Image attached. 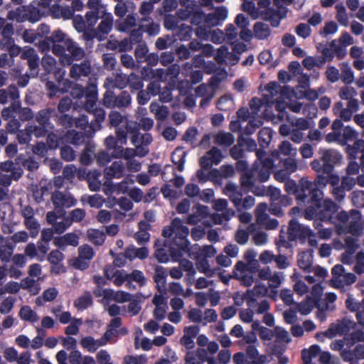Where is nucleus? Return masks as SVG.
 <instances>
[{"mask_svg": "<svg viewBox=\"0 0 364 364\" xmlns=\"http://www.w3.org/2000/svg\"><path fill=\"white\" fill-rule=\"evenodd\" d=\"M101 21L93 32V37L100 41L105 40L113 28L114 18L111 13L102 11Z\"/></svg>", "mask_w": 364, "mask_h": 364, "instance_id": "10", "label": "nucleus"}, {"mask_svg": "<svg viewBox=\"0 0 364 364\" xmlns=\"http://www.w3.org/2000/svg\"><path fill=\"white\" fill-rule=\"evenodd\" d=\"M128 85L132 91L139 90L144 86V83L141 77L134 73L127 75L126 87Z\"/></svg>", "mask_w": 364, "mask_h": 364, "instance_id": "58", "label": "nucleus"}, {"mask_svg": "<svg viewBox=\"0 0 364 364\" xmlns=\"http://www.w3.org/2000/svg\"><path fill=\"white\" fill-rule=\"evenodd\" d=\"M356 182L359 186L361 187L364 186V176L363 175L359 176L357 177V180H355L354 178L350 177L349 175L348 176H344L342 178L341 181V186L348 191L351 190L354 186L355 185Z\"/></svg>", "mask_w": 364, "mask_h": 364, "instance_id": "52", "label": "nucleus"}, {"mask_svg": "<svg viewBox=\"0 0 364 364\" xmlns=\"http://www.w3.org/2000/svg\"><path fill=\"white\" fill-rule=\"evenodd\" d=\"M154 11V5L149 1H143L139 9V13L142 16L139 20L140 23H145V21L151 20V14Z\"/></svg>", "mask_w": 364, "mask_h": 364, "instance_id": "54", "label": "nucleus"}, {"mask_svg": "<svg viewBox=\"0 0 364 364\" xmlns=\"http://www.w3.org/2000/svg\"><path fill=\"white\" fill-rule=\"evenodd\" d=\"M92 304V298L90 292H85L81 296L77 299L74 305L76 308L80 310H83L87 309L88 306H91Z\"/></svg>", "mask_w": 364, "mask_h": 364, "instance_id": "60", "label": "nucleus"}, {"mask_svg": "<svg viewBox=\"0 0 364 364\" xmlns=\"http://www.w3.org/2000/svg\"><path fill=\"white\" fill-rule=\"evenodd\" d=\"M267 205L266 203H261L257 205L255 209V216L257 223L263 225L267 230H274L278 228L279 222L277 219L270 218L266 213Z\"/></svg>", "mask_w": 364, "mask_h": 364, "instance_id": "13", "label": "nucleus"}, {"mask_svg": "<svg viewBox=\"0 0 364 364\" xmlns=\"http://www.w3.org/2000/svg\"><path fill=\"white\" fill-rule=\"evenodd\" d=\"M105 276L107 279L112 281L117 287L122 286L128 280V274L124 269H115L111 265H107L104 270Z\"/></svg>", "mask_w": 364, "mask_h": 364, "instance_id": "16", "label": "nucleus"}, {"mask_svg": "<svg viewBox=\"0 0 364 364\" xmlns=\"http://www.w3.org/2000/svg\"><path fill=\"white\" fill-rule=\"evenodd\" d=\"M167 274L168 272L164 267L159 265H156L154 267L153 279L159 291H161V288H164L165 287Z\"/></svg>", "mask_w": 364, "mask_h": 364, "instance_id": "40", "label": "nucleus"}, {"mask_svg": "<svg viewBox=\"0 0 364 364\" xmlns=\"http://www.w3.org/2000/svg\"><path fill=\"white\" fill-rule=\"evenodd\" d=\"M149 109L157 120L164 121L168 117V108L166 106L160 105L157 102H152L150 104Z\"/></svg>", "mask_w": 364, "mask_h": 364, "instance_id": "38", "label": "nucleus"}, {"mask_svg": "<svg viewBox=\"0 0 364 364\" xmlns=\"http://www.w3.org/2000/svg\"><path fill=\"white\" fill-rule=\"evenodd\" d=\"M116 135L118 140L122 144H126L127 141V134L129 133L131 136V142L134 147L145 150H149L148 146L152 142L153 139L150 134H141L138 131V125L136 122H127L125 128H117L116 129Z\"/></svg>", "mask_w": 364, "mask_h": 364, "instance_id": "2", "label": "nucleus"}, {"mask_svg": "<svg viewBox=\"0 0 364 364\" xmlns=\"http://www.w3.org/2000/svg\"><path fill=\"white\" fill-rule=\"evenodd\" d=\"M141 75H146L150 78H156L161 82H165L168 79L166 70L162 68L151 70L150 68H143L141 70Z\"/></svg>", "mask_w": 364, "mask_h": 364, "instance_id": "47", "label": "nucleus"}, {"mask_svg": "<svg viewBox=\"0 0 364 364\" xmlns=\"http://www.w3.org/2000/svg\"><path fill=\"white\" fill-rule=\"evenodd\" d=\"M14 32L13 25L6 23L0 33V48L1 50H4L5 48L8 47V46H10L11 43L15 42L14 38H13Z\"/></svg>", "mask_w": 364, "mask_h": 364, "instance_id": "28", "label": "nucleus"}, {"mask_svg": "<svg viewBox=\"0 0 364 364\" xmlns=\"http://www.w3.org/2000/svg\"><path fill=\"white\" fill-rule=\"evenodd\" d=\"M132 96L127 91H122L115 98V107L123 109L129 107L132 104Z\"/></svg>", "mask_w": 364, "mask_h": 364, "instance_id": "46", "label": "nucleus"}, {"mask_svg": "<svg viewBox=\"0 0 364 364\" xmlns=\"http://www.w3.org/2000/svg\"><path fill=\"white\" fill-rule=\"evenodd\" d=\"M124 170L125 166L123 162L121 161H115L105 169V177L109 181L112 178H120L123 176Z\"/></svg>", "mask_w": 364, "mask_h": 364, "instance_id": "26", "label": "nucleus"}, {"mask_svg": "<svg viewBox=\"0 0 364 364\" xmlns=\"http://www.w3.org/2000/svg\"><path fill=\"white\" fill-rule=\"evenodd\" d=\"M284 105L285 106V109L288 108L291 112L295 113H299L301 112V110H303V114H306L307 111H310L312 115L314 117L316 114L317 112V108L314 105H306L305 107H303V105L301 102H289L285 103L284 102Z\"/></svg>", "mask_w": 364, "mask_h": 364, "instance_id": "35", "label": "nucleus"}, {"mask_svg": "<svg viewBox=\"0 0 364 364\" xmlns=\"http://www.w3.org/2000/svg\"><path fill=\"white\" fill-rule=\"evenodd\" d=\"M299 186L300 187V191L296 195V200H298V203H305L308 198L305 192L306 191L310 192L311 189H314L315 187H314L313 183L309 181L306 178H301L299 180Z\"/></svg>", "mask_w": 364, "mask_h": 364, "instance_id": "36", "label": "nucleus"}, {"mask_svg": "<svg viewBox=\"0 0 364 364\" xmlns=\"http://www.w3.org/2000/svg\"><path fill=\"white\" fill-rule=\"evenodd\" d=\"M297 262L299 267L307 272H311L313 263L312 255L309 252H302L298 255Z\"/></svg>", "mask_w": 364, "mask_h": 364, "instance_id": "43", "label": "nucleus"}, {"mask_svg": "<svg viewBox=\"0 0 364 364\" xmlns=\"http://www.w3.org/2000/svg\"><path fill=\"white\" fill-rule=\"evenodd\" d=\"M246 299L248 308L241 310L239 313V317L242 321L250 323L253 321L254 312L251 309L255 306L256 299L249 297H247Z\"/></svg>", "mask_w": 364, "mask_h": 364, "instance_id": "37", "label": "nucleus"}, {"mask_svg": "<svg viewBox=\"0 0 364 364\" xmlns=\"http://www.w3.org/2000/svg\"><path fill=\"white\" fill-rule=\"evenodd\" d=\"M71 225L72 220H70V218L66 216V213H65L64 215L61 216L60 219L53 223L52 229L55 233L60 234L65 231Z\"/></svg>", "mask_w": 364, "mask_h": 364, "instance_id": "51", "label": "nucleus"}, {"mask_svg": "<svg viewBox=\"0 0 364 364\" xmlns=\"http://www.w3.org/2000/svg\"><path fill=\"white\" fill-rule=\"evenodd\" d=\"M222 159V153L218 148L213 147L200 159L202 168H210L213 164H218Z\"/></svg>", "mask_w": 364, "mask_h": 364, "instance_id": "22", "label": "nucleus"}, {"mask_svg": "<svg viewBox=\"0 0 364 364\" xmlns=\"http://www.w3.org/2000/svg\"><path fill=\"white\" fill-rule=\"evenodd\" d=\"M127 75L117 73L112 77H107L104 81V87L107 90L118 88L122 90L126 87Z\"/></svg>", "mask_w": 364, "mask_h": 364, "instance_id": "25", "label": "nucleus"}, {"mask_svg": "<svg viewBox=\"0 0 364 364\" xmlns=\"http://www.w3.org/2000/svg\"><path fill=\"white\" fill-rule=\"evenodd\" d=\"M284 278V272L272 271L269 266L262 267L259 271V279L268 281V287L272 291L277 289L282 284Z\"/></svg>", "mask_w": 364, "mask_h": 364, "instance_id": "11", "label": "nucleus"}, {"mask_svg": "<svg viewBox=\"0 0 364 364\" xmlns=\"http://www.w3.org/2000/svg\"><path fill=\"white\" fill-rule=\"evenodd\" d=\"M223 191L235 208L239 210L242 205L243 196V193L239 187L235 183L229 182L226 184Z\"/></svg>", "mask_w": 364, "mask_h": 364, "instance_id": "18", "label": "nucleus"}, {"mask_svg": "<svg viewBox=\"0 0 364 364\" xmlns=\"http://www.w3.org/2000/svg\"><path fill=\"white\" fill-rule=\"evenodd\" d=\"M43 12L40 9L30 6L28 7H18L15 11H9L8 18L16 20L18 22L29 21L31 22H36L41 19Z\"/></svg>", "mask_w": 364, "mask_h": 364, "instance_id": "6", "label": "nucleus"}, {"mask_svg": "<svg viewBox=\"0 0 364 364\" xmlns=\"http://www.w3.org/2000/svg\"><path fill=\"white\" fill-rule=\"evenodd\" d=\"M117 149L119 150L118 151L111 154L112 158H123L125 161H128L136 156L142 158L149 153V150H145L143 148H124L122 146L121 148H117Z\"/></svg>", "mask_w": 364, "mask_h": 364, "instance_id": "15", "label": "nucleus"}, {"mask_svg": "<svg viewBox=\"0 0 364 364\" xmlns=\"http://www.w3.org/2000/svg\"><path fill=\"white\" fill-rule=\"evenodd\" d=\"M53 112L54 109L51 108L41 109L36 114V120L42 127H46L49 124L50 119Z\"/></svg>", "mask_w": 364, "mask_h": 364, "instance_id": "55", "label": "nucleus"}, {"mask_svg": "<svg viewBox=\"0 0 364 364\" xmlns=\"http://www.w3.org/2000/svg\"><path fill=\"white\" fill-rule=\"evenodd\" d=\"M346 152L352 160L360 159V165L364 164V141L358 139L353 145H347Z\"/></svg>", "mask_w": 364, "mask_h": 364, "instance_id": "24", "label": "nucleus"}, {"mask_svg": "<svg viewBox=\"0 0 364 364\" xmlns=\"http://www.w3.org/2000/svg\"><path fill=\"white\" fill-rule=\"evenodd\" d=\"M361 213L355 210H350V220L348 225L349 233L354 237H360L363 233Z\"/></svg>", "mask_w": 364, "mask_h": 364, "instance_id": "23", "label": "nucleus"}, {"mask_svg": "<svg viewBox=\"0 0 364 364\" xmlns=\"http://www.w3.org/2000/svg\"><path fill=\"white\" fill-rule=\"evenodd\" d=\"M95 151V146L92 144L86 145L80 157V161L82 165L87 166L92 161V156Z\"/></svg>", "mask_w": 364, "mask_h": 364, "instance_id": "56", "label": "nucleus"}, {"mask_svg": "<svg viewBox=\"0 0 364 364\" xmlns=\"http://www.w3.org/2000/svg\"><path fill=\"white\" fill-rule=\"evenodd\" d=\"M217 107L224 112L231 111L235 109V101L230 94L221 96L217 102Z\"/></svg>", "mask_w": 364, "mask_h": 364, "instance_id": "41", "label": "nucleus"}, {"mask_svg": "<svg viewBox=\"0 0 364 364\" xmlns=\"http://www.w3.org/2000/svg\"><path fill=\"white\" fill-rule=\"evenodd\" d=\"M254 36L259 40H264L270 35V28L267 23L257 22L253 26Z\"/></svg>", "mask_w": 364, "mask_h": 364, "instance_id": "42", "label": "nucleus"}, {"mask_svg": "<svg viewBox=\"0 0 364 364\" xmlns=\"http://www.w3.org/2000/svg\"><path fill=\"white\" fill-rule=\"evenodd\" d=\"M21 58L27 60L31 75L35 77L38 75L39 58L36 50L30 46H25L22 49Z\"/></svg>", "mask_w": 364, "mask_h": 364, "instance_id": "14", "label": "nucleus"}, {"mask_svg": "<svg viewBox=\"0 0 364 364\" xmlns=\"http://www.w3.org/2000/svg\"><path fill=\"white\" fill-rule=\"evenodd\" d=\"M136 26V19L134 14H129L117 25V30L120 32L127 33L133 30Z\"/></svg>", "mask_w": 364, "mask_h": 364, "instance_id": "48", "label": "nucleus"}, {"mask_svg": "<svg viewBox=\"0 0 364 364\" xmlns=\"http://www.w3.org/2000/svg\"><path fill=\"white\" fill-rule=\"evenodd\" d=\"M0 169L6 173L11 174L14 181H18L23 175V169L11 161H6L0 165Z\"/></svg>", "mask_w": 364, "mask_h": 364, "instance_id": "32", "label": "nucleus"}, {"mask_svg": "<svg viewBox=\"0 0 364 364\" xmlns=\"http://www.w3.org/2000/svg\"><path fill=\"white\" fill-rule=\"evenodd\" d=\"M308 206L305 209L304 218L306 220H312L316 216L317 210L321 208V200L323 193L318 188L315 187L309 193Z\"/></svg>", "mask_w": 364, "mask_h": 364, "instance_id": "9", "label": "nucleus"}, {"mask_svg": "<svg viewBox=\"0 0 364 364\" xmlns=\"http://www.w3.org/2000/svg\"><path fill=\"white\" fill-rule=\"evenodd\" d=\"M51 201L55 210H60V214L65 215L64 208H69L77 204V200L67 191H55L51 195Z\"/></svg>", "mask_w": 364, "mask_h": 364, "instance_id": "7", "label": "nucleus"}, {"mask_svg": "<svg viewBox=\"0 0 364 364\" xmlns=\"http://www.w3.org/2000/svg\"><path fill=\"white\" fill-rule=\"evenodd\" d=\"M341 159V155L336 150L324 151L321 156V161L324 164V173L333 172L334 164L338 163Z\"/></svg>", "mask_w": 364, "mask_h": 364, "instance_id": "17", "label": "nucleus"}, {"mask_svg": "<svg viewBox=\"0 0 364 364\" xmlns=\"http://www.w3.org/2000/svg\"><path fill=\"white\" fill-rule=\"evenodd\" d=\"M283 89L284 87L275 81L269 82L264 87L262 99H252L250 104V107H253L255 105L259 107L261 102L267 105L275 103V109L279 112L278 117L282 120L287 118V114L285 112V106L284 105V102L282 101Z\"/></svg>", "mask_w": 364, "mask_h": 364, "instance_id": "1", "label": "nucleus"}, {"mask_svg": "<svg viewBox=\"0 0 364 364\" xmlns=\"http://www.w3.org/2000/svg\"><path fill=\"white\" fill-rule=\"evenodd\" d=\"M92 72L91 63L85 60L80 63L73 64L70 69L69 75L72 79L78 80L81 77H87Z\"/></svg>", "mask_w": 364, "mask_h": 364, "instance_id": "19", "label": "nucleus"}, {"mask_svg": "<svg viewBox=\"0 0 364 364\" xmlns=\"http://www.w3.org/2000/svg\"><path fill=\"white\" fill-rule=\"evenodd\" d=\"M235 138L229 132H220L214 136V143L220 146H229L233 144Z\"/></svg>", "mask_w": 364, "mask_h": 364, "instance_id": "49", "label": "nucleus"}, {"mask_svg": "<svg viewBox=\"0 0 364 364\" xmlns=\"http://www.w3.org/2000/svg\"><path fill=\"white\" fill-rule=\"evenodd\" d=\"M331 273L333 275L331 280V284L338 289L342 288L345 285H350L356 281V276L353 273L346 272L341 264L335 265Z\"/></svg>", "mask_w": 364, "mask_h": 364, "instance_id": "8", "label": "nucleus"}, {"mask_svg": "<svg viewBox=\"0 0 364 364\" xmlns=\"http://www.w3.org/2000/svg\"><path fill=\"white\" fill-rule=\"evenodd\" d=\"M51 50L53 53L59 57L60 63L63 66L70 65L73 63L72 57L65 53L66 48L60 43H52Z\"/></svg>", "mask_w": 364, "mask_h": 364, "instance_id": "29", "label": "nucleus"}, {"mask_svg": "<svg viewBox=\"0 0 364 364\" xmlns=\"http://www.w3.org/2000/svg\"><path fill=\"white\" fill-rule=\"evenodd\" d=\"M346 305L348 310L355 312L359 325L364 326V299L361 301H358L350 296L346 301Z\"/></svg>", "mask_w": 364, "mask_h": 364, "instance_id": "20", "label": "nucleus"}, {"mask_svg": "<svg viewBox=\"0 0 364 364\" xmlns=\"http://www.w3.org/2000/svg\"><path fill=\"white\" fill-rule=\"evenodd\" d=\"M196 95L199 97H213L215 95L214 87L210 85L201 84L196 89Z\"/></svg>", "mask_w": 364, "mask_h": 364, "instance_id": "64", "label": "nucleus"}, {"mask_svg": "<svg viewBox=\"0 0 364 364\" xmlns=\"http://www.w3.org/2000/svg\"><path fill=\"white\" fill-rule=\"evenodd\" d=\"M23 224L25 227L30 231V235L32 237H36L38 235L40 224L34 218V216L25 219Z\"/></svg>", "mask_w": 364, "mask_h": 364, "instance_id": "62", "label": "nucleus"}, {"mask_svg": "<svg viewBox=\"0 0 364 364\" xmlns=\"http://www.w3.org/2000/svg\"><path fill=\"white\" fill-rule=\"evenodd\" d=\"M335 326L339 335L346 334L350 329L353 330L347 339L348 345H354L358 341H364V326H360L358 322L355 323L348 317H345L335 323Z\"/></svg>", "mask_w": 364, "mask_h": 364, "instance_id": "4", "label": "nucleus"}, {"mask_svg": "<svg viewBox=\"0 0 364 364\" xmlns=\"http://www.w3.org/2000/svg\"><path fill=\"white\" fill-rule=\"evenodd\" d=\"M65 48L69 52V55L72 57L73 60H80L85 55V50L71 38L65 41Z\"/></svg>", "mask_w": 364, "mask_h": 364, "instance_id": "31", "label": "nucleus"}, {"mask_svg": "<svg viewBox=\"0 0 364 364\" xmlns=\"http://www.w3.org/2000/svg\"><path fill=\"white\" fill-rule=\"evenodd\" d=\"M268 180V173L262 172L259 165L255 163L252 169L246 171L240 177L241 186L247 190L252 188L259 183H263Z\"/></svg>", "mask_w": 364, "mask_h": 364, "instance_id": "5", "label": "nucleus"}, {"mask_svg": "<svg viewBox=\"0 0 364 364\" xmlns=\"http://www.w3.org/2000/svg\"><path fill=\"white\" fill-rule=\"evenodd\" d=\"M338 206L331 199H326L321 203V208L317 210L316 216L318 219L323 221H329L332 218V215L337 212Z\"/></svg>", "mask_w": 364, "mask_h": 364, "instance_id": "21", "label": "nucleus"}, {"mask_svg": "<svg viewBox=\"0 0 364 364\" xmlns=\"http://www.w3.org/2000/svg\"><path fill=\"white\" fill-rule=\"evenodd\" d=\"M92 112L95 117V122H91L90 128L95 132L101 128V123L105 119V111L102 108H95Z\"/></svg>", "mask_w": 364, "mask_h": 364, "instance_id": "50", "label": "nucleus"}, {"mask_svg": "<svg viewBox=\"0 0 364 364\" xmlns=\"http://www.w3.org/2000/svg\"><path fill=\"white\" fill-rule=\"evenodd\" d=\"M287 235L289 240L294 241L305 240L307 237L314 235L311 229L302 225L294 218L289 222Z\"/></svg>", "mask_w": 364, "mask_h": 364, "instance_id": "12", "label": "nucleus"}, {"mask_svg": "<svg viewBox=\"0 0 364 364\" xmlns=\"http://www.w3.org/2000/svg\"><path fill=\"white\" fill-rule=\"evenodd\" d=\"M341 73L340 78H341L342 81L346 84H350L353 82L354 80V75L350 67L347 63H342L341 64Z\"/></svg>", "mask_w": 364, "mask_h": 364, "instance_id": "63", "label": "nucleus"}, {"mask_svg": "<svg viewBox=\"0 0 364 364\" xmlns=\"http://www.w3.org/2000/svg\"><path fill=\"white\" fill-rule=\"evenodd\" d=\"M80 346L90 353H95L99 348L105 346L103 339H95L92 336L82 338L80 341Z\"/></svg>", "mask_w": 364, "mask_h": 364, "instance_id": "33", "label": "nucleus"}, {"mask_svg": "<svg viewBox=\"0 0 364 364\" xmlns=\"http://www.w3.org/2000/svg\"><path fill=\"white\" fill-rule=\"evenodd\" d=\"M193 213L188 215L187 218V223L190 225H196L200 222L203 219L205 218L208 215V207L198 205L193 208Z\"/></svg>", "mask_w": 364, "mask_h": 364, "instance_id": "30", "label": "nucleus"}, {"mask_svg": "<svg viewBox=\"0 0 364 364\" xmlns=\"http://www.w3.org/2000/svg\"><path fill=\"white\" fill-rule=\"evenodd\" d=\"M104 296L105 298H111L114 301L118 303H125L129 301H131L132 298H134V296L123 291H114L111 289H105L104 291Z\"/></svg>", "mask_w": 364, "mask_h": 364, "instance_id": "34", "label": "nucleus"}, {"mask_svg": "<svg viewBox=\"0 0 364 364\" xmlns=\"http://www.w3.org/2000/svg\"><path fill=\"white\" fill-rule=\"evenodd\" d=\"M19 316L23 320L30 321L31 323L36 322L39 320L38 314L28 306H23L20 309Z\"/></svg>", "mask_w": 364, "mask_h": 364, "instance_id": "59", "label": "nucleus"}, {"mask_svg": "<svg viewBox=\"0 0 364 364\" xmlns=\"http://www.w3.org/2000/svg\"><path fill=\"white\" fill-rule=\"evenodd\" d=\"M51 16L54 18L70 19L73 17V10L69 6L58 4H53L50 9Z\"/></svg>", "mask_w": 364, "mask_h": 364, "instance_id": "27", "label": "nucleus"}, {"mask_svg": "<svg viewBox=\"0 0 364 364\" xmlns=\"http://www.w3.org/2000/svg\"><path fill=\"white\" fill-rule=\"evenodd\" d=\"M109 123L111 127H117L120 124L124 123L126 127L127 122H130L128 120L127 116L122 114L121 112L112 110L109 112L108 116Z\"/></svg>", "mask_w": 364, "mask_h": 364, "instance_id": "44", "label": "nucleus"}, {"mask_svg": "<svg viewBox=\"0 0 364 364\" xmlns=\"http://www.w3.org/2000/svg\"><path fill=\"white\" fill-rule=\"evenodd\" d=\"M182 7L178 11L177 15L179 18L186 20L191 16V14L194 11V9L196 8V5L193 1L185 0L181 1Z\"/></svg>", "mask_w": 364, "mask_h": 364, "instance_id": "39", "label": "nucleus"}, {"mask_svg": "<svg viewBox=\"0 0 364 364\" xmlns=\"http://www.w3.org/2000/svg\"><path fill=\"white\" fill-rule=\"evenodd\" d=\"M88 240L96 245H102L105 240V235L102 231L90 229L87 232Z\"/></svg>", "mask_w": 364, "mask_h": 364, "instance_id": "57", "label": "nucleus"}, {"mask_svg": "<svg viewBox=\"0 0 364 364\" xmlns=\"http://www.w3.org/2000/svg\"><path fill=\"white\" fill-rule=\"evenodd\" d=\"M189 235L188 227L179 218H174L169 226L166 227L162 231V235L164 237H172L173 244L178 249L184 252L188 250L190 242L187 239Z\"/></svg>", "mask_w": 364, "mask_h": 364, "instance_id": "3", "label": "nucleus"}, {"mask_svg": "<svg viewBox=\"0 0 364 364\" xmlns=\"http://www.w3.org/2000/svg\"><path fill=\"white\" fill-rule=\"evenodd\" d=\"M335 8L336 9V20L341 25L347 26L348 25V16L345 6L343 3H340L336 4Z\"/></svg>", "mask_w": 364, "mask_h": 364, "instance_id": "61", "label": "nucleus"}, {"mask_svg": "<svg viewBox=\"0 0 364 364\" xmlns=\"http://www.w3.org/2000/svg\"><path fill=\"white\" fill-rule=\"evenodd\" d=\"M100 173L99 172L90 171L87 174V180L88 182V186L90 191H97L101 188V181L99 180Z\"/></svg>", "mask_w": 364, "mask_h": 364, "instance_id": "53", "label": "nucleus"}, {"mask_svg": "<svg viewBox=\"0 0 364 364\" xmlns=\"http://www.w3.org/2000/svg\"><path fill=\"white\" fill-rule=\"evenodd\" d=\"M256 230V225L251 223L248 225L247 230L238 229L235 234V240L240 245H245L249 240V235L255 232Z\"/></svg>", "mask_w": 364, "mask_h": 364, "instance_id": "45", "label": "nucleus"}]
</instances>
